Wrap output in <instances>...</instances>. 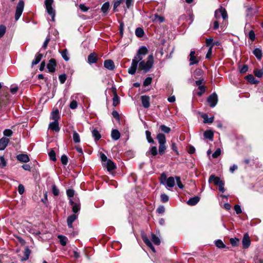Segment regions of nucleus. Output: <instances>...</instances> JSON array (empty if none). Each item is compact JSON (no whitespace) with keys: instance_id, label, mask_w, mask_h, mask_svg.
I'll use <instances>...</instances> for the list:
<instances>
[{"instance_id":"obj_55","label":"nucleus","mask_w":263,"mask_h":263,"mask_svg":"<svg viewBox=\"0 0 263 263\" xmlns=\"http://www.w3.org/2000/svg\"><path fill=\"white\" fill-rule=\"evenodd\" d=\"M61 161L63 164L66 165L68 161V157L65 155H63L61 156Z\"/></svg>"},{"instance_id":"obj_43","label":"nucleus","mask_w":263,"mask_h":263,"mask_svg":"<svg viewBox=\"0 0 263 263\" xmlns=\"http://www.w3.org/2000/svg\"><path fill=\"white\" fill-rule=\"evenodd\" d=\"M213 39L212 38L206 39V45L209 48H213L215 43H213Z\"/></svg>"},{"instance_id":"obj_37","label":"nucleus","mask_w":263,"mask_h":263,"mask_svg":"<svg viewBox=\"0 0 263 263\" xmlns=\"http://www.w3.org/2000/svg\"><path fill=\"white\" fill-rule=\"evenodd\" d=\"M135 34L138 37H141L144 35V32L143 29L141 28H137L136 29Z\"/></svg>"},{"instance_id":"obj_15","label":"nucleus","mask_w":263,"mask_h":263,"mask_svg":"<svg viewBox=\"0 0 263 263\" xmlns=\"http://www.w3.org/2000/svg\"><path fill=\"white\" fill-rule=\"evenodd\" d=\"M106 166L107 167V170L109 172L113 171L116 168V165L115 163L110 159H108L106 164Z\"/></svg>"},{"instance_id":"obj_3","label":"nucleus","mask_w":263,"mask_h":263,"mask_svg":"<svg viewBox=\"0 0 263 263\" xmlns=\"http://www.w3.org/2000/svg\"><path fill=\"white\" fill-rule=\"evenodd\" d=\"M53 3V0H46L45 2L47 12L50 15H51L52 20L54 21L55 13V10L52 6Z\"/></svg>"},{"instance_id":"obj_38","label":"nucleus","mask_w":263,"mask_h":263,"mask_svg":"<svg viewBox=\"0 0 263 263\" xmlns=\"http://www.w3.org/2000/svg\"><path fill=\"white\" fill-rule=\"evenodd\" d=\"M61 55H62V57H63V58L66 61H68L69 60V56H68V51H67V50L66 49H64L61 52Z\"/></svg>"},{"instance_id":"obj_26","label":"nucleus","mask_w":263,"mask_h":263,"mask_svg":"<svg viewBox=\"0 0 263 263\" xmlns=\"http://www.w3.org/2000/svg\"><path fill=\"white\" fill-rule=\"evenodd\" d=\"M77 98V95H76V96H73L71 97L72 101H71V103H70L69 107L72 109H76L78 106L77 102L75 100V99H76Z\"/></svg>"},{"instance_id":"obj_35","label":"nucleus","mask_w":263,"mask_h":263,"mask_svg":"<svg viewBox=\"0 0 263 263\" xmlns=\"http://www.w3.org/2000/svg\"><path fill=\"white\" fill-rule=\"evenodd\" d=\"M213 28L214 29H218L220 24H221V25L222 24H224V25L226 24V23H223V22L222 23H221L219 20H216V19H214V18L213 19Z\"/></svg>"},{"instance_id":"obj_29","label":"nucleus","mask_w":263,"mask_h":263,"mask_svg":"<svg viewBox=\"0 0 263 263\" xmlns=\"http://www.w3.org/2000/svg\"><path fill=\"white\" fill-rule=\"evenodd\" d=\"M202 118L203 119V122L204 123H212L214 118V116L209 118L206 114H203L202 116Z\"/></svg>"},{"instance_id":"obj_36","label":"nucleus","mask_w":263,"mask_h":263,"mask_svg":"<svg viewBox=\"0 0 263 263\" xmlns=\"http://www.w3.org/2000/svg\"><path fill=\"white\" fill-rule=\"evenodd\" d=\"M92 134L96 141L99 140L101 137L100 134L97 129H93L92 131Z\"/></svg>"},{"instance_id":"obj_5","label":"nucleus","mask_w":263,"mask_h":263,"mask_svg":"<svg viewBox=\"0 0 263 263\" xmlns=\"http://www.w3.org/2000/svg\"><path fill=\"white\" fill-rule=\"evenodd\" d=\"M207 101L209 103L210 106L212 107H214L216 106L218 101L217 95L215 93H212L208 98Z\"/></svg>"},{"instance_id":"obj_42","label":"nucleus","mask_w":263,"mask_h":263,"mask_svg":"<svg viewBox=\"0 0 263 263\" xmlns=\"http://www.w3.org/2000/svg\"><path fill=\"white\" fill-rule=\"evenodd\" d=\"M149 153H150L153 156H156L158 153L156 146H152L150 148L149 152L146 153L147 155H148Z\"/></svg>"},{"instance_id":"obj_64","label":"nucleus","mask_w":263,"mask_h":263,"mask_svg":"<svg viewBox=\"0 0 263 263\" xmlns=\"http://www.w3.org/2000/svg\"><path fill=\"white\" fill-rule=\"evenodd\" d=\"M248 70V67L246 65H243L240 69V72L242 73H246Z\"/></svg>"},{"instance_id":"obj_48","label":"nucleus","mask_w":263,"mask_h":263,"mask_svg":"<svg viewBox=\"0 0 263 263\" xmlns=\"http://www.w3.org/2000/svg\"><path fill=\"white\" fill-rule=\"evenodd\" d=\"M175 179L176 180L177 184L178 186V187L181 189H183L184 185H183L181 181L180 177L179 176H176Z\"/></svg>"},{"instance_id":"obj_41","label":"nucleus","mask_w":263,"mask_h":263,"mask_svg":"<svg viewBox=\"0 0 263 263\" xmlns=\"http://www.w3.org/2000/svg\"><path fill=\"white\" fill-rule=\"evenodd\" d=\"M161 130L166 134H168L171 132V128L165 125H161L160 126Z\"/></svg>"},{"instance_id":"obj_19","label":"nucleus","mask_w":263,"mask_h":263,"mask_svg":"<svg viewBox=\"0 0 263 263\" xmlns=\"http://www.w3.org/2000/svg\"><path fill=\"white\" fill-rule=\"evenodd\" d=\"M209 181V182H213L214 183L217 185L222 182V181L220 180V179L219 177H216L214 175L210 176Z\"/></svg>"},{"instance_id":"obj_2","label":"nucleus","mask_w":263,"mask_h":263,"mask_svg":"<svg viewBox=\"0 0 263 263\" xmlns=\"http://www.w3.org/2000/svg\"><path fill=\"white\" fill-rule=\"evenodd\" d=\"M214 18L219 21L221 18L223 23H226L228 18L226 10L224 8L220 7V8L215 10Z\"/></svg>"},{"instance_id":"obj_13","label":"nucleus","mask_w":263,"mask_h":263,"mask_svg":"<svg viewBox=\"0 0 263 263\" xmlns=\"http://www.w3.org/2000/svg\"><path fill=\"white\" fill-rule=\"evenodd\" d=\"M70 204L72 205V212L76 214L80 210V204L74 203L72 200H70Z\"/></svg>"},{"instance_id":"obj_50","label":"nucleus","mask_w":263,"mask_h":263,"mask_svg":"<svg viewBox=\"0 0 263 263\" xmlns=\"http://www.w3.org/2000/svg\"><path fill=\"white\" fill-rule=\"evenodd\" d=\"M6 30V27L3 25H0V38L3 37L4 35L5 34Z\"/></svg>"},{"instance_id":"obj_40","label":"nucleus","mask_w":263,"mask_h":263,"mask_svg":"<svg viewBox=\"0 0 263 263\" xmlns=\"http://www.w3.org/2000/svg\"><path fill=\"white\" fill-rule=\"evenodd\" d=\"M145 134L147 141L150 143H154V141L151 137V133L148 130H146Z\"/></svg>"},{"instance_id":"obj_34","label":"nucleus","mask_w":263,"mask_h":263,"mask_svg":"<svg viewBox=\"0 0 263 263\" xmlns=\"http://www.w3.org/2000/svg\"><path fill=\"white\" fill-rule=\"evenodd\" d=\"M58 238L60 240V243L62 246H65L66 245L67 238L66 237L63 235H59Z\"/></svg>"},{"instance_id":"obj_14","label":"nucleus","mask_w":263,"mask_h":263,"mask_svg":"<svg viewBox=\"0 0 263 263\" xmlns=\"http://www.w3.org/2000/svg\"><path fill=\"white\" fill-rule=\"evenodd\" d=\"M49 128L56 132H59L60 130V127L59 126L58 121H54L51 122L49 125Z\"/></svg>"},{"instance_id":"obj_52","label":"nucleus","mask_w":263,"mask_h":263,"mask_svg":"<svg viewBox=\"0 0 263 263\" xmlns=\"http://www.w3.org/2000/svg\"><path fill=\"white\" fill-rule=\"evenodd\" d=\"M254 73L255 76L258 78L262 77L263 75V70L262 69L261 70H255L254 71Z\"/></svg>"},{"instance_id":"obj_62","label":"nucleus","mask_w":263,"mask_h":263,"mask_svg":"<svg viewBox=\"0 0 263 263\" xmlns=\"http://www.w3.org/2000/svg\"><path fill=\"white\" fill-rule=\"evenodd\" d=\"M66 193H67V196L68 197L71 198L74 196V191L72 189H68L67 190Z\"/></svg>"},{"instance_id":"obj_60","label":"nucleus","mask_w":263,"mask_h":263,"mask_svg":"<svg viewBox=\"0 0 263 263\" xmlns=\"http://www.w3.org/2000/svg\"><path fill=\"white\" fill-rule=\"evenodd\" d=\"M168 197L167 195L163 194L161 195V200L162 202H166L168 201Z\"/></svg>"},{"instance_id":"obj_17","label":"nucleus","mask_w":263,"mask_h":263,"mask_svg":"<svg viewBox=\"0 0 263 263\" xmlns=\"http://www.w3.org/2000/svg\"><path fill=\"white\" fill-rule=\"evenodd\" d=\"M142 239L144 243L154 252H155V249L152 243L149 239L146 237V236H142Z\"/></svg>"},{"instance_id":"obj_51","label":"nucleus","mask_w":263,"mask_h":263,"mask_svg":"<svg viewBox=\"0 0 263 263\" xmlns=\"http://www.w3.org/2000/svg\"><path fill=\"white\" fill-rule=\"evenodd\" d=\"M49 156L50 157V159L53 161H56L57 159H56V156H55V153L54 152V151L53 150H51L49 153Z\"/></svg>"},{"instance_id":"obj_56","label":"nucleus","mask_w":263,"mask_h":263,"mask_svg":"<svg viewBox=\"0 0 263 263\" xmlns=\"http://www.w3.org/2000/svg\"><path fill=\"white\" fill-rule=\"evenodd\" d=\"M249 38L252 41H254L255 39V34L253 30H251L249 32Z\"/></svg>"},{"instance_id":"obj_20","label":"nucleus","mask_w":263,"mask_h":263,"mask_svg":"<svg viewBox=\"0 0 263 263\" xmlns=\"http://www.w3.org/2000/svg\"><path fill=\"white\" fill-rule=\"evenodd\" d=\"M97 57L95 53H90L88 57V62L90 64H93L97 62Z\"/></svg>"},{"instance_id":"obj_47","label":"nucleus","mask_w":263,"mask_h":263,"mask_svg":"<svg viewBox=\"0 0 263 263\" xmlns=\"http://www.w3.org/2000/svg\"><path fill=\"white\" fill-rule=\"evenodd\" d=\"M199 91L197 92L198 96H201L205 91V87L204 86H199L198 87Z\"/></svg>"},{"instance_id":"obj_32","label":"nucleus","mask_w":263,"mask_h":263,"mask_svg":"<svg viewBox=\"0 0 263 263\" xmlns=\"http://www.w3.org/2000/svg\"><path fill=\"white\" fill-rule=\"evenodd\" d=\"M204 136L205 138L213 140L214 134L211 130H206L204 133Z\"/></svg>"},{"instance_id":"obj_4","label":"nucleus","mask_w":263,"mask_h":263,"mask_svg":"<svg viewBox=\"0 0 263 263\" xmlns=\"http://www.w3.org/2000/svg\"><path fill=\"white\" fill-rule=\"evenodd\" d=\"M24 8V2L23 1H20L18 3L15 13V20L17 21L21 16Z\"/></svg>"},{"instance_id":"obj_39","label":"nucleus","mask_w":263,"mask_h":263,"mask_svg":"<svg viewBox=\"0 0 263 263\" xmlns=\"http://www.w3.org/2000/svg\"><path fill=\"white\" fill-rule=\"evenodd\" d=\"M119 103V97L116 92H114L112 105L116 106Z\"/></svg>"},{"instance_id":"obj_61","label":"nucleus","mask_w":263,"mask_h":263,"mask_svg":"<svg viewBox=\"0 0 263 263\" xmlns=\"http://www.w3.org/2000/svg\"><path fill=\"white\" fill-rule=\"evenodd\" d=\"M221 154V150L220 148H217L216 151L213 154L212 156L214 158H217Z\"/></svg>"},{"instance_id":"obj_23","label":"nucleus","mask_w":263,"mask_h":263,"mask_svg":"<svg viewBox=\"0 0 263 263\" xmlns=\"http://www.w3.org/2000/svg\"><path fill=\"white\" fill-rule=\"evenodd\" d=\"M152 19L153 22H158L159 23L164 22L165 21V18L163 16H159L157 14H155L152 16Z\"/></svg>"},{"instance_id":"obj_11","label":"nucleus","mask_w":263,"mask_h":263,"mask_svg":"<svg viewBox=\"0 0 263 263\" xmlns=\"http://www.w3.org/2000/svg\"><path fill=\"white\" fill-rule=\"evenodd\" d=\"M78 218V215L77 214H73L70 216H69L67 219V222L68 226L69 228H72V223L77 218Z\"/></svg>"},{"instance_id":"obj_25","label":"nucleus","mask_w":263,"mask_h":263,"mask_svg":"<svg viewBox=\"0 0 263 263\" xmlns=\"http://www.w3.org/2000/svg\"><path fill=\"white\" fill-rule=\"evenodd\" d=\"M111 138L114 140H117L120 138V133L117 129H113L111 134Z\"/></svg>"},{"instance_id":"obj_16","label":"nucleus","mask_w":263,"mask_h":263,"mask_svg":"<svg viewBox=\"0 0 263 263\" xmlns=\"http://www.w3.org/2000/svg\"><path fill=\"white\" fill-rule=\"evenodd\" d=\"M17 159L22 162H28L29 161L30 159L28 156L26 154H20L16 157Z\"/></svg>"},{"instance_id":"obj_9","label":"nucleus","mask_w":263,"mask_h":263,"mask_svg":"<svg viewBox=\"0 0 263 263\" xmlns=\"http://www.w3.org/2000/svg\"><path fill=\"white\" fill-rule=\"evenodd\" d=\"M142 104L144 108H148L150 105V98L147 96H142L141 97Z\"/></svg>"},{"instance_id":"obj_12","label":"nucleus","mask_w":263,"mask_h":263,"mask_svg":"<svg viewBox=\"0 0 263 263\" xmlns=\"http://www.w3.org/2000/svg\"><path fill=\"white\" fill-rule=\"evenodd\" d=\"M9 142V139L3 137L0 139V151L4 150L7 146Z\"/></svg>"},{"instance_id":"obj_22","label":"nucleus","mask_w":263,"mask_h":263,"mask_svg":"<svg viewBox=\"0 0 263 263\" xmlns=\"http://www.w3.org/2000/svg\"><path fill=\"white\" fill-rule=\"evenodd\" d=\"M166 184L167 186L173 187L175 185V178L173 177H170L166 180Z\"/></svg>"},{"instance_id":"obj_7","label":"nucleus","mask_w":263,"mask_h":263,"mask_svg":"<svg viewBox=\"0 0 263 263\" xmlns=\"http://www.w3.org/2000/svg\"><path fill=\"white\" fill-rule=\"evenodd\" d=\"M190 65L196 64L199 62V60L195 56V51L192 50L190 54Z\"/></svg>"},{"instance_id":"obj_57","label":"nucleus","mask_w":263,"mask_h":263,"mask_svg":"<svg viewBox=\"0 0 263 263\" xmlns=\"http://www.w3.org/2000/svg\"><path fill=\"white\" fill-rule=\"evenodd\" d=\"M52 192L54 196H58L59 194V190L55 185L52 186Z\"/></svg>"},{"instance_id":"obj_44","label":"nucleus","mask_w":263,"mask_h":263,"mask_svg":"<svg viewBox=\"0 0 263 263\" xmlns=\"http://www.w3.org/2000/svg\"><path fill=\"white\" fill-rule=\"evenodd\" d=\"M73 140L75 143H79L80 142V136L76 131L73 133Z\"/></svg>"},{"instance_id":"obj_45","label":"nucleus","mask_w":263,"mask_h":263,"mask_svg":"<svg viewBox=\"0 0 263 263\" xmlns=\"http://www.w3.org/2000/svg\"><path fill=\"white\" fill-rule=\"evenodd\" d=\"M109 4L108 2L105 3L101 7V10L103 13H106L109 9Z\"/></svg>"},{"instance_id":"obj_54","label":"nucleus","mask_w":263,"mask_h":263,"mask_svg":"<svg viewBox=\"0 0 263 263\" xmlns=\"http://www.w3.org/2000/svg\"><path fill=\"white\" fill-rule=\"evenodd\" d=\"M59 79L60 83L64 84L66 80L67 77L65 74H63L59 76Z\"/></svg>"},{"instance_id":"obj_18","label":"nucleus","mask_w":263,"mask_h":263,"mask_svg":"<svg viewBox=\"0 0 263 263\" xmlns=\"http://www.w3.org/2000/svg\"><path fill=\"white\" fill-rule=\"evenodd\" d=\"M200 200V198L198 196H195L189 199L187 201V204L189 205H195Z\"/></svg>"},{"instance_id":"obj_6","label":"nucleus","mask_w":263,"mask_h":263,"mask_svg":"<svg viewBox=\"0 0 263 263\" xmlns=\"http://www.w3.org/2000/svg\"><path fill=\"white\" fill-rule=\"evenodd\" d=\"M57 65V62L54 59H51L47 65V68L49 72H53L55 71V67Z\"/></svg>"},{"instance_id":"obj_10","label":"nucleus","mask_w":263,"mask_h":263,"mask_svg":"<svg viewBox=\"0 0 263 263\" xmlns=\"http://www.w3.org/2000/svg\"><path fill=\"white\" fill-rule=\"evenodd\" d=\"M104 67L110 70H112L115 69V64L114 62L111 60H105L104 62Z\"/></svg>"},{"instance_id":"obj_1","label":"nucleus","mask_w":263,"mask_h":263,"mask_svg":"<svg viewBox=\"0 0 263 263\" xmlns=\"http://www.w3.org/2000/svg\"><path fill=\"white\" fill-rule=\"evenodd\" d=\"M147 53L148 50L145 46H142L139 49L136 55L132 60L131 66L128 70V72L129 74L133 75L136 73L139 62V67L141 70L147 72L150 70L154 64L153 55L152 54L149 55L146 61H142V59Z\"/></svg>"},{"instance_id":"obj_31","label":"nucleus","mask_w":263,"mask_h":263,"mask_svg":"<svg viewBox=\"0 0 263 263\" xmlns=\"http://www.w3.org/2000/svg\"><path fill=\"white\" fill-rule=\"evenodd\" d=\"M152 240L153 243L156 245H159L160 244V240L158 237L156 236L154 233L151 234Z\"/></svg>"},{"instance_id":"obj_28","label":"nucleus","mask_w":263,"mask_h":263,"mask_svg":"<svg viewBox=\"0 0 263 263\" xmlns=\"http://www.w3.org/2000/svg\"><path fill=\"white\" fill-rule=\"evenodd\" d=\"M246 80L251 84H256L259 82V81L255 79L252 74H249L246 77Z\"/></svg>"},{"instance_id":"obj_33","label":"nucleus","mask_w":263,"mask_h":263,"mask_svg":"<svg viewBox=\"0 0 263 263\" xmlns=\"http://www.w3.org/2000/svg\"><path fill=\"white\" fill-rule=\"evenodd\" d=\"M59 117V110L58 109H56L52 112L51 119L54 121H58Z\"/></svg>"},{"instance_id":"obj_58","label":"nucleus","mask_w":263,"mask_h":263,"mask_svg":"<svg viewBox=\"0 0 263 263\" xmlns=\"http://www.w3.org/2000/svg\"><path fill=\"white\" fill-rule=\"evenodd\" d=\"M152 79L150 77H148L145 79L143 82V85L144 86H147L150 85L152 83Z\"/></svg>"},{"instance_id":"obj_49","label":"nucleus","mask_w":263,"mask_h":263,"mask_svg":"<svg viewBox=\"0 0 263 263\" xmlns=\"http://www.w3.org/2000/svg\"><path fill=\"white\" fill-rule=\"evenodd\" d=\"M166 149V146L165 144H159V153L160 155H163Z\"/></svg>"},{"instance_id":"obj_63","label":"nucleus","mask_w":263,"mask_h":263,"mask_svg":"<svg viewBox=\"0 0 263 263\" xmlns=\"http://www.w3.org/2000/svg\"><path fill=\"white\" fill-rule=\"evenodd\" d=\"M234 210L237 214H240L242 212L240 206L238 204L234 206Z\"/></svg>"},{"instance_id":"obj_53","label":"nucleus","mask_w":263,"mask_h":263,"mask_svg":"<svg viewBox=\"0 0 263 263\" xmlns=\"http://www.w3.org/2000/svg\"><path fill=\"white\" fill-rule=\"evenodd\" d=\"M239 241V239L237 238H232L230 240V243L233 246H237Z\"/></svg>"},{"instance_id":"obj_46","label":"nucleus","mask_w":263,"mask_h":263,"mask_svg":"<svg viewBox=\"0 0 263 263\" xmlns=\"http://www.w3.org/2000/svg\"><path fill=\"white\" fill-rule=\"evenodd\" d=\"M215 245L219 248H224L226 245L223 243L222 240L218 239L215 241Z\"/></svg>"},{"instance_id":"obj_21","label":"nucleus","mask_w":263,"mask_h":263,"mask_svg":"<svg viewBox=\"0 0 263 263\" xmlns=\"http://www.w3.org/2000/svg\"><path fill=\"white\" fill-rule=\"evenodd\" d=\"M42 57H43L42 54H41L39 52L37 53L35 55L34 60H33L32 62V67H33L34 65L38 64L41 60Z\"/></svg>"},{"instance_id":"obj_24","label":"nucleus","mask_w":263,"mask_h":263,"mask_svg":"<svg viewBox=\"0 0 263 263\" xmlns=\"http://www.w3.org/2000/svg\"><path fill=\"white\" fill-rule=\"evenodd\" d=\"M253 54L258 60H261L262 57V53L261 49L256 48L253 51Z\"/></svg>"},{"instance_id":"obj_59","label":"nucleus","mask_w":263,"mask_h":263,"mask_svg":"<svg viewBox=\"0 0 263 263\" xmlns=\"http://www.w3.org/2000/svg\"><path fill=\"white\" fill-rule=\"evenodd\" d=\"M3 134L5 136L10 137L12 135L13 132L10 129H6L5 130H4Z\"/></svg>"},{"instance_id":"obj_27","label":"nucleus","mask_w":263,"mask_h":263,"mask_svg":"<svg viewBox=\"0 0 263 263\" xmlns=\"http://www.w3.org/2000/svg\"><path fill=\"white\" fill-rule=\"evenodd\" d=\"M157 139L158 141L159 144H165L166 138L165 136L163 134H158L157 136Z\"/></svg>"},{"instance_id":"obj_8","label":"nucleus","mask_w":263,"mask_h":263,"mask_svg":"<svg viewBox=\"0 0 263 263\" xmlns=\"http://www.w3.org/2000/svg\"><path fill=\"white\" fill-rule=\"evenodd\" d=\"M242 243L244 249L249 248L250 245L251 241L248 234L246 233L243 235Z\"/></svg>"},{"instance_id":"obj_30","label":"nucleus","mask_w":263,"mask_h":263,"mask_svg":"<svg viewBox=\"0 0 263 263\" xmlns=\"http://www.w3.org/2000/svg\"><path fill=\"white\" fill-rule=\"evenodd\" d=\"M30 253L31 251L30 249L28 247L26 248L24 252V256L21 259V260L22 261L27 260L29 258Z\"/></svg>"}]
</instances>
